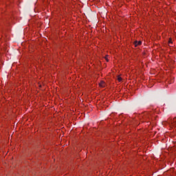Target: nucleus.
Here are the masks:
<instances>
[{
  "instance_id": "5",
  "label": "nucleus",
  "mask_w": 176,
  "mask_h": 176,
  "mask_svg": "<svg viewBox=\"0 0 176 176\" xmlns=\"http://www.w3.org/2000/svg\"><path fill=\"white\" fill-rule=\"evenodd\" d=\"M106 60H107V61H108V59H107V58H106Z\"/></svg>"
},
{
  "instance_id": "2",
  "label": "nucleus",
  "mask_w": 176,
  "mask_h": 176,
  "mask_svg": "<svg viewBox=\"0 0 176 176\" xmlns=\"http://www.w3.org/2000/svg\"><path fill=\"white\" fill-rule=\"evenodd\" d=\"M99 86H100V87H105V82L101 81V82L99 83Z\"/></svg>"
},
{
  "instance_id": "4",
  "label": "nucleus",
  "mask_w": 176,
  "mask_h": 176,
  "mask_svg": "<svg viewBox=\"0 0 176 176\" xmlns=\"http://www.w3.org/2000/svg\"><path fill=\"white\" fill-rule=\"evenodd\" d=\"M118 80L119 82H122V77H118Z\"/></svg>"
},
{
  "instance_id": "1",
  "label": "nucleus",
  "mask_w": 176,
  "mask_h": 176,
  "mask_svg": "<svg viewBox=\"0 0 176 176\" xmlns=\"http://www.w3.org/2000/svg\"><path fill=\"white\" fill-rule=\"evenodd\" d=\"M142 41H135L134 42V45H135V47H137V46H140V45H142Z\"/></svg>"
},
{
  "instance_id": "3",
  "label": "nucleus",
  "mask_w": 176,
  "mask_h": 176,
  "mask_svg": "<svg viewBox=\"0 0 176 176\" xmlns=\"http://www.w3.org/2000/svg\"><path fill=\"white\" fill-rule=\"evenodd\" d=\"M168 44H169V46H172L171 45H173V39L169 38V40H168Z\"/></svg>"
}]
</instances>
